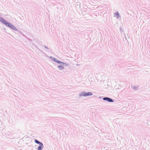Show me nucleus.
I'll return each instance as SVG.
<instances>
[{"label": "nucleus", "mask_w": 150, "mask_h": 150, "mask_svg": "<svg viewBox=\"0 0 150 150\" xmlns=\"http://www.w3.org/2000/svg\"><path fill=\"white\" fill-rule=\"evenodd\" d=\"M92 93L90 92H88L87 93L84 91H83L80 93L79 96H91L92 95Z\"/></svg>", "instance_id": "obj_1"}, {"label": "nucleus", "mask_w": 150, "mask_h": 150, "mask_svg": "<svg viewBox=\"0 0 150 150\" xmlns=\"http://www.w3.org/2000/svg\"><path fill=\"white\" fill-rule=\"evenodd\" d=\"M35 142L36 143L39 144L40 145V146L38 147L37 150H41L43 148V145L42 144L39 142L36 139L35 140Z\"/></svg>", "instance_id": "obj_2"}, {"label": "nucleus", "mask_w": 150, "mask_h": 150, "mask_svg": "<svg viewBox=\"0 0 150 150\" xmlns=\"http://www.w3.org/2000/svg\"><path fill=\"white\" fill-rule=\"evenodd\" d=\"M6 25L10 27V28H12L13 30H15V29H16V28L15 27H14L12 24L9 23H7Z\"/></svg>", "instance_id": "obj_3"}, {"label": "nucleus", "mask_w": 150, "mask_h": 150, "mask_svg": "<svg viewBox=\"0 0 150 150\" xmlns=\"http://www.w3.org/2000/svg\"><path fill=\"white\" fill-rule=\"evenodd\" d=\"M103 100H107L109 102H113V101L112 99L107 97L103 98Z\"/></svg>", "instance_id": "obj_4"}, {"label": "nucleus", "mask_w": 150, "mask_h": 150, "mask_svg": "<svg viewBox=\"0 0 150 150\" xmlns=\"http://www.w3.org/2000/svg\"><path fill=\"white\" fill-rule=\"evenodd\" d=\"M0 21L1 22L3 23L6 24V25L7 24V23H8L7 21H6V20H4L2 18H1V20H0Z\"/></svg>", "instance_id": "obj_5"}, {"label": "nucleus", "mask_w": 150, "mask_h": 150, "mask_svg": "<svg viewBox=\"0 0 150 150\" xmlns=\"http://www.w3.org/2000/svg\"><path fill=\"white\" fill-rule=\"evenodd\" d=\"M58 68L60 69H64V67L62 66H58Z\"/></svg>", "instance_id": "obj_6"}, {"label": "nucleus", "mask_w": 150, "mask_h": 150, "mask_svg": "<svg viewBox=\"0 0 150 150\" xmlns=\"http://www.w3.org/2000/svg\"><path fill=\"white\" fill-rule=\"evenodd\" d=\"M57 63H62V64H64V63H63V62H60V61H57Z\"/></svg>", "instance_id": "obj_7"}, {"label": "nucleus", "mask_w": 150, "mask_h": 150, "mask_svg": "<svg viewBox=\"0 0 150 150\" xmlns=\"http://www.w3.org/2000/svg\"><path fill=\"white\" fill-rule=\"evenodd\" d=\"M116 14H117V16H118V13H116Z\"/></svg>", "instance_id": "obj_8"}]
</instances>
